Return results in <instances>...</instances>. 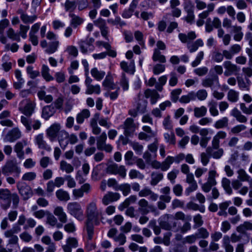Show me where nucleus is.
I'll return each mask as SVG.
<instances>
[{"label": "nucleus", "mask_w": 252, "mask_h": 252, "mask_svg": "<svg viewBox=\"0 0 252 252\" xmlns=\"http://www.w3.org/2000/svg\"><path fill=\"white\" fill-rule=\"evenodd\" d=\"M126 170L124 165H119L115 163H112L107 165L106 172L109 174H118L120 177L125 178L126 176Z\"/></svg>", "instance_id": "7"}, {"label": "nucleus", "mask_w": 252, "mask_h": 252, "mask_svg": "<svg viewBox=\"0 0 252 252\" xmlns=\"http://www.w3.org/2000/svg\"><path fill=\"white\" fill-rule=\"evenodd\" d=\"M67 212L79 220H82L84 218V211L81 204L77 202H71L67 204Z\"/></svg>", "instance_id": "3"}, {"label": "nucleus", "mask_w": 252, "mask_h": 252, "mask_svg": "<svg viewBox=\"0 0 252 252\" xmlns=\"http://www.w3.org/2000/svg\"><path fill=\"white\" fill-rule=\"evenodd\" d=\"M36 104L34 102L29 101L24 107H20L19 111L26 116H21L20 121L26 128L27 132H29L33 128L37 130L40 128L41 124L38 120L30 118L34 112Z\"/></svg>", "instance_id": "1"}, {"label": "nucleus", "mask_w": 252, "mask_h": 252, "mask_svg": "<svg viewBox=\"0 0 252 252\" xmlns=\"http://www.w3.org/2000/svg\"><path fill=\"white\" fill-rule=\"evenodd\" d=\"M87 220L93 221L96 223H98L100 218L102 221L104 217L99 213L97 209L96 204L94 202H92L89 203L86 210Z\"/></svg>", "instance_id": "4"}, {"label": "nucleus", "mask_w": 252, "mask_h": 252, "mask_svg": "<svg viewBox=\"0 0 252 252\" xmlns=\"http://www.w3.org/2000/svg\"><path fill=\"white\" fill-rule=\"evenodd\" d=\"M233 32L234 33L233 38L236 41H240L243 38V33L242 32V27L239 26H234L232 27Z\"/></svg>", "instance_id": "39"}, {"label": "nucleus", "mask_w": 252, "mask_h": 252, "mask_svg": "<svg viewBox=\"0 0 252 252\" xmlns=\"http://www.w3.org/2000/svg\"><path fill=\"white\" fill-rule=\"evenodd\" d=\"M50 69L46 65H43L41 69V73L43 77L47 81L54 79L53 77L49 74Z\"/></svg>", "instance_id": "51"}, {"label": "nucleus", "mask_w": 252, "mask_h": 252, "mask_svg": "<svg viewBox=\"0 0 252 252\" xmlns=\"http://www.w3.org/2000/svg\"><path fill=\"white\" fill-rule=\"evenodd\" d=\"M37 18V15L29 16L26 13L25 14H23L22 16H20L21 20L25 24L33 23Z\"/></svg>", "instance_id": "46"}, {"label": "nucleus", "mask_w": 252, "mask_h": 252, "mask_svg": "<svg viewBox=\"0 0 252 252\" xmlns=\"http://www.w3.org/2000/svg\"><path fill=\"white\" fill-rule=\"evenodd\" d=\"M138 195L140 197L149 196V199L153 201H156L158 198V194L153 192L149 187H145L139 191Z\"/></svg>", "instance_id": "16"}, {"label": "nucleus", "mask_w": 252, "mask_h": 252, "mask_svg": "<svg viewBox=\"0 0 252 252\" xmlns=\"http://www.w3.org/2000/svg\"><path fill=\"white\" fill-rule=\"evenodd\" d=\"M137 200L136 195H130L129 197L126 198L125 200L118 207L119 210L120 211L124 210L127 208L131 203H134Z\"/></svg>", "instance_id": "36"}, {"label": "nucleus", "mask_w": 252, "mask_h": 252, "mask_svg": "<svg viewBox=\"0 0 252 252\" xmlns=\"http://www.w3.org/2000/svg\"><path fill=\"white\" fill-rule=\"evenodd\" d=\"M120 196V193L118 192L109 191L103 197L102 203L104 205H107L111 202L118 200Z\"/></svg>", "instance_id": "14"}, {"label": "nucleus", "mask_w": 252, "mask_h": 252, "mask_svg": "<svg viewBox=\"0 0 252 252\" xmlns=\"http://www.w3.org/2000/svg\"><path fill=\"white\" fill-rule=\"evenodd\" d=\"M211 87L212 89L219 87V78L216 75H214L211 78L206 79V87Z\"/></svg>", "instance_id": "34"}, {"label": "nucleus", "mask_w": 252, "mask_h": 252, "mask_svg": "<svg viewBox=\"0 0 252 252\" xmlns=\"http://www.w3.org/2000/svg\"><path fill=\"white\" fill-rule=\"evenodd\" d=\"M207 154L210 156L214 158L219 159L223 154V150L222 149H214L211 147H208L206 150Z\"/></svg>", "instance_id": "27"}, {"label": "nucleus", "mask_w": 252, "mask_h": 252, "mask_svg": "<svg viewBox=\"0 0 252 252\" xmlns=\"http://www.w3.org/2000/svg\"><path fill=\"white\" fill-rule=\"evenodd\" d=\"M216 174V171L215 170L209 171L207 182L206 183V192H209L212 188L217 184V182L215 179Z\"/></svg>", "instance_id": "18"}, {"label": "nucleus", "mask_w": 252, "mask_h": 252, "mask_svg": "<svg viewBox=\"0 0 252 252\" xmlns=\"http://www.w3.org/2000/svg\"><path fill=\"white\" fill-rule=\"evenodd\" d=\"M221 185L225 192L229 195L232 193V189L230 187V181L229 179L224 177L221 180Z\"/></svg>", "instance_id": "47"}, {"label": "nucleus", "mask_w": 252, "mask_h": 252, "mask_svg": "<svg viewBox=\"0 0 252 252\" xmlns=\"http://www.w3.org/2000/svg\"><path fill=\"white\" fill-rule=\"evenodd\" d=\"M157 133H152L150 134L148 133H145L144 132H141L138 134V138L140 140H144L146 141H149L152 138H154L156 137Z\"/></svg>", "instance_id": "58"}, {"label": "nucleus", "mask_w": 252, "mask_h": 252, "mask_svg": "<svg viewBox=\"0 0 252 252\" xmlns=\"http://www.w3.org/2000/svg\"><path fill=\"white\" fill-rule=\"evenodd\" d=\"M222 247L224 248L225 252H233V247L230 244V237L225 235L222 239Z\"/></svg>", "instance_id": "42"}, {"label": "nucleus", "mask_w": 252, "mask_h": 252, "mask_svg": "<svg viewBox=\"0 0 252 252\" xmlns=\"http://www.w3.org/2000/svg\"><path fill=\"white\" fill-rule=\"evenodd\" d=\"M129 81L128 79L126 78L125 73L122 74L121 78L120 81V85L122 87L124 91H127L129 88Z\"/></svg>", "instance_id": "54"}, {"label": "nucleus", "mask_w": 252, "mask_h": 252, "mask_svg": "<svg viewBox=\"0 0 252 252\" xmlns=\"http://www.w3.org/2000/svg\"><path fill=\"white\" fill-rule=\"evenodd\" d=\"M121 68L126 72L134 74L135 71V65L133 60H132L128 65L127 63L125 61H123L120 63Z\"/></svg>", "instance_id": "31"}, {"label": "nucleus", "mask_w": 252, "mask_h": 252, "mask_svg": "<svg viewBox=\"0 0 252 252\" xmlns=\"http://www.w3.org/2000/svg\"><path fill=\"white\" fill-rule=\"evenodd\" d=\"M56 196L61 201L67 202L70 199L69 193L62 189H59L56 191Z\"/></svg>", "instance_id": "28"}, {"label": "nucleus", "mask_w": 252, "mask_h": 252, "mask_svg": "<svg viewBox=\"0 0 252 252\" xmlns=\"http://www.w3.org/2000/svg\"><path fill=\"white\" fill-rule=\"evenodd\" d=\"M69 16L71 18L70 26L74 28H76L78 26L81 25L84 22V19L83 18L73 13H69Z\"/></svg>", "instance_id": "29"}, {"label": "nucleus", "mask_w": 252, "mask_h": 252, "mask_svg": "<svg viewBox=\"0 0 252 252\" xmlns=\"http://www.w3.org/2000/svg\"><path fill=\"white\" fill-rule=\"evenodd\" d=\"M195 99V93L193 92H191L187 95H182L179 99V101L182 103H188L191 100H194Z\"/></svg>", "instance_id": "41"}, {"label": "nucleus", "mask_w": 252, "mask_h": 252, "mask_svg": "<svg viewBox=\"0 0 252 252\" xmlns=\"http://www.w3.org/2000/svg\"><path fill=\"white\" fill-rule=\"evenodd\" d=\"M2 173L6 176L14 173V177L15 178L19 177L21 173L20 168L19 167L16 163L12 160H9L6 162L5 165L1 168Z\"/></svg>", "instance_id": "5"}, {"label": "nucleus", "mask_w": 252, "mask_h": 252, "mask_svg": "<svg viewBox=\"0 0 252 252\" xmlns=\"http://www.w3.org/2000/svg\"><path fill=\"white\" fill-rule=\"evenodd\" d=\"M217 103L214 100H212L208 103L209 112L213 116H217L219 115V111L217 109Z\"/></svg>", "instance_id": "52"}, {"label": "nucleus", "mask_w": 252, "mask_h": 252, "mask_svg": "<svg viewBox=\"0 0 252 252\" xmlns=\"http://www.w3.org/2000/svg\"><path fill=\"white\" fill-rule=\"evenodd\" d=\"M173 217L176 221V220H182L183 221H190L192 220V217L190 215L186 216L183 212L181 211L177 212Z\"/></svg>", "instance_id": "50"}, {"label": "nucleus", "mask_w": 252, "mask_h": 252, "mask_svg": "<svg viewBox=\"0 0 252 252\" xmlns=\"http://www.w3.org/2000/svg\"><path fill=\"white\" fill-rule=\"evenodd\" d=\"M93 221L87 220L86 223V230L88 234V238L91 240L92 239L94 234V225Z\"/></svg>", "instance_id": "57"}, {"label": "nucleus", "mask_w": 252, "mask_h": 252, "mask_svg": "<svg viewBox=\"0 0 252 252\" xmlns=\"http://www.w3.org/2000/svg\"><path fill=\"white\" fill-rule=\"evenodd\" d=\"M237 80L239 89L241 90L249 91L251 85V81L248 78L246 80L241 77H237Z\"/></svg>", "instance_id": "26"}, {"label": "nucleus", "mask_w": 252, "mask_h": 252, "mask_svg": "<svg viewBox=\"0 0 252 252\" xmlns=\"http://www.w3.org/2000/svg\"><path fill=\"white\" fill-rule=\"evenodd\" d=\"M189 130L193 133H199L200 135L202 136L200 144L202 147H204L205 145V129H202L200 130L198 126L192 125L190 126Z\"/></svg>", "instance_id": "32"}, {"label": "nucleus", "mask_w": 252, "mask_h": 252, "mask_svg": "<svg viewBox=\"0 0 252 252\" xmlns=\"http://www.w3.org/2000/svg\"><path fill=\"white\" fill-rule=\"evenodd\" d=\"M237 231L241 233H244L247 230H252V222L248 221H245L242 224L237 227Z\"/></svg>", "instance_id": "44"}, {"label": "nucleus", "mask_w": 252, "mask_h": 252, "mask_svg": "<svg viewBox=\"0 0 252 252\" xmlns=\"http://www.w3.org/2000/svg\"><path fill=\"white\" fill-rule=\"evenodd\" d=\"M152 59L154 62H158L160 63H165L166 62L165 56L161 54L158 49H154L152 56Z\"/></svg>", "instance_id": "37"}, {"label": "nucleus", "mask_w": 252, "mask_h": 252, "mask_svg": "<svg viewBox=\"0 0 252 252\" xmlns=\"http://www.w3.org/2000/svg\"><path fill=\"white\" fill-rule=\"evenodd\" d=\"M144 94L146 98L150 97V102L153 105L156 104L159 98V94L155 90L147 89Z\"/></svg>", "instance_id": "21"}, {"label": "nucleus", "mask_w": 252, "mask_h": 252, "mask_svg": "<svg viewBox=\"0 0 252 252\" xmlns=\"http://www.w3.org/2000/svg\"><path fill=\"white\" fill-rule=\"evenodd\" d=\"M54 214L58 217L59 220L62 223L67 222V215L62 206H57L54 210Z\"/></svg>", "instance_id": "23"}, {"label": "nucleus", "mask_w": 252, "mask_h": 252, "mask_svg": "<svg viewBox=\"0 0 252 252\" xmlns=\"http://www.w3.org/2000/svg\"><path fill=\"white\" fill-rule=\"evenodd\" d=\"M151 177L150 184L153 186H155L163 179V175L161 172L155 171L151 173Z\"/></svg>", "instance_id": "30"}, {"label": "nucleus", "mask_w": 252, "mask_h": 252, "mask_svg": "<svg viewBox=\"0 0 252 252\" xmlns=\"http://www.w3.org/2000/svg\"><path fill=\"white\" fill-rule=\"evenodd\" d=\"M180 41L183 43H187V48L190 53H193L196 51L199 47L204 45L203 41L201 39H198L193 42H190L196 38V35L194 32H189L187 34L180 33L178 35Z\"/></svg>", "instance_id": "2"}, {"label": "nucleus", "mask_w": 252, "mask_h": 252, "mask_svg": "<svg viewBox=\"0 0 252 252\" xmlns=\"http://www.w3.org/2000/svg\"><path fill=\"white\" fill-rule=\"evenodd\" d=\"M56 112V110L53 104L44 107L42 109V117L45 120H47L52 116Z\"/></svg>", "instance_id": "24"}, {"label": "nucleus", "mask_w": 252, "mask_h": 252, "mask_svg": "<svg viewBox=\"0 0 252 252\" xmlns=\"http://www.w3.org/2000/svg\"><path fill=\"white\" fill-rule=\"evenodd\" d=\"M6 34L7 36L12 40H15L18 42H20L21 41L19 33L15 32L12 28H10L8 29L6 32Z\"/></svg>", "instance_id": "49"}, {"label": "nucleus", "mask_w": 252, "mask_h": 252, "mask_svg": "<svg viewBox=\"0 0 252 252\" xmlns=\"http://www.w3.org/2000/svg\"><path fill=\"white\" fill-rule=\"evenodd\" d=\"M60 168L67 174H69L74 171L73 166L64 160H62L60 162Z\"/></svg>", "instance_id": "40"}, {"label": "nucleus", "mask_w": 252, "mask_h": 252, "mask_svg": "<svg viewBox=\"0 0 252 252\" xmlns=\"http://www.w3.org/2000/svg\"><path fill=\"white\" fill-rule=\"evenodd\" d=\"M166 142L170 145H175L176 143V138L173 132L165 133L163 135Z\"/></svg>", "instance_id": "55"}, {"label": "nucleus", "mask_w": 252, "mask_h": 252, "mask_svg": "<svg viewBox=\"0 0 252 252\" xmlns=\"http://www.w3.org/2000/svg\"><path fill=\"white\" fill-rule=\"evenodd\" d=\"M108 22L113 25H119L121 27L126 25V22L122 20L119 16H116L115 19H108Z\"/></svg>", "instance_id": "60"}, {"label": "nucleus", "mask_w": 252, "mask_h": 252, "mask_svg": "<svg viewBox=\"0 0 252 252\" xmlns=\"http://www.w3.org/2000/svg\"><path fill=\"white\" fill-rule=\"evenodd\" d=\"M8 60L9 57L7 56H4L2 58V63L1 66L5 72L9 71L12 68V63L10 62H8Z\"/></svg>", "instance_id": "56"}, {"label": "nucleus", "mask_w": 252, "mask_h": 252, "mask_svg": "<svg viewBox=\"0 0 252 252\" xmlns=\"http://www.w3.org/2000/svg\"><path fill=\"white\" fill-rule=\"evenodd\" d=\"M223 65L224 68L226 69L224 72V74L226 76L231 75L238 71L240 69V68L236 64H233L230 61L224 62Z\"/></svg>", "instance_id": "17"}, {"label": "nucleus", "mask_w": 252, "mask_h": 252, "mask_svg": "<svg viewBox=\"0 0 252 252\" xmlns=\"http://www.w3.org/2000/svg\"><path fill=\"white\" fill-rule=\"evenodd\" d=\"M129 176L131 179L138 178L142 180L144 178V175L143 174L135 169H131L129 171Z\"/></svg>", "instance_id": "62"}, {"label": "nucleus", "mask_w": 252, "mask_h": 252, "mask_svg": "<svg viewBox=\"0 0 252 252\" xmlns=\"http://www.w3.org/2000/svg\"><path fill=\"white\" fill-rule=\"evenodd\" d=\"M92 76L97 81L101 80L105 75V72L103 70H99L96 67H94L91 70Z\"/></svg>", "instance_id": "38"}, {"label": "nucleus", "mask_w": 252, "mask_h": 252, "mask_svg": "<svg viewBox=\"0 0 252 252\" xmlns=\"http://www.w3.org/2000/svg\"><path fill=\"white\" fill-rule=\"evenodd\" d=\"M61 126L59 124H55L49 127L46 131L47 136L51 140L54 139L58 136L59 132L60 131Z\"/></svg>", "instance_id": "19"}, {"label": "nucleus", "mask_w": 252, "mask_h": 252, "mask_svg": "<svg viewBox=\"0 0 252 252\" xmlns=\"http://www.w3.org/2000/svg\"><path fill=\"white\" fill-rule=\"evenodd\" d=\"M106 133L103 132L96 138L97 148L99 150H103L107 153H111L112 151L113 147L110 144L106 143Z\"/></svg>", "instance_id": "8"}, {"label": "nucleus", "mask_w": 252, "mask_h": 252, "mask_svg": "<svg viewBox=\"0 0 252 252\" xmlns=\"http://www.w3.org/2000/svg\"><path fill=\"white\" fill-rule=\"evenodd\" d=\"M69 133L64 129L61 130L57 136L60 146L63 149H65L69 144L68 138Z\"/></svg>", "instance_id": "13"}, {"label": "nucleus", "mask_w": 252, "mask_h": 252, "mask_svg": "<svg viewBox=\"0 0 252 252\" xmlns=\"http://www.w3.org/2000/svg\"><path fill=\"white\" fill-rule=\"evenodd\" d=\"M60 42L59 40L53 41L48 43V47L45 52L48 54H52L56 52L59 47Z\"/></svg>", "instance_id": "33"}, {"label": "nucleus", "mask_w": 252, "mask_h": 252, "mask_svg": "<svg viewBox=\"0 0 252 252\" xmlns=\"http://www.w3.org/2000/svg\"><path fill=\"white\" fill-rule=\"evenodd\" d=\"M34 143L39 149H44L47 151H50L51 150V147L48 145L46 142L44 140V135L43 133L38 134L35 136Z\"/></svg>", "instance_id": "15"}, {"label": "nucleus", "mask_w": 252, "mask_h": 252, "mask_svg": "<svg viewBox=\"0 0 252 252\" xmlns=\"http://www.w3.org/2000/svg\"><path fill=\"white\" fill-rule=\"evenodd\" d=\"M21 137V132L18 127L12 128L6 135V138L11 142L19 139Z\"/></svg>", "instance_id": "20"}, {"label": "nucleus", "mask_w": 252, "mask_h": 252, "mask_svg": "<svg viewBox=\"0 0 252 252\" xmlns=\"http://www.w3.org/2000/svg\"><path fill=\"white\" fill-rule=\"evenodd\" d=\"M179 171L178 169H174L167 174V178L170 181V183L174 184L175 183V179L177 178Z\"/></svg>", "instance_id": "63"}, {"label": "nucleus", "mask_w": 252, "mask_h": 252, "mask_svg": "<svg viewBox=\"0 0 252 252\" xmlns=\"http://www.w3.org/2000/svg\"><path fill=\"white\" fill-rule=\"evenodd\" d=\"M135 125L133 120L131 118H127L124 122L121 127L124 129V134L127 138L132 137L135 130Z\"/></svg>", "instance_id": "10"}, {"label": "nucleus", "mask_w": 252, "mask_h": 252, "mask_svg": "<svg viewBox=\"0 0 252 252\" xmlns=\"http://www.w3.org/2000/svg\"><path fill=\"white\" fill-rule=\"evenodd\" d=\"M94 39L92 38H87L85 40H80L78 42L81 51L83 54H86L88 52H91L94 50V47L93 43Z\"/></svg>", "instance_id": "12"}, {"label": "nucleus", "mask_w": 252, "mask_h": 252, "mask_svg": "<svg viewBox=\"0 0 252 252\" xmlns=\"http://www.w3.org/2000/svg\"><path fill=\"white\" fill-rule=\"evenodd\" d=\"M101 92L100 87L99 85H91L86 87L85 94H100Z\"/></svg>", "instance_id": "45"}, {"label": "nucleus", "mask_w": 252, "mask_h": 252, "mask_svg": "<svg viewBox=\"0 0 252 252\" xmlns=\"http://www.w3.org/2000/svg\"><path fill=\"white\" fill-rule=\"evenodd\" d=\"M115 89L116 90L114 92H111V90H108L107 92L104 94V96L106 97H109L112 100L116 99L119 96L120 89L119 87H116Z\"/></svg>", "instance_id": "53"}, {"label": "nucleus", "mask_w": 252, "mask_h": 252, "mask_svg": "<svg viewBox=\"0 0 252 252\" xmlns=\"http://www.w3.org/2000/svg\"><path fill=\"white\" fill-rule=\"evenodd\" d=\"M90 116V111L87 109H84L77 115L76 122L78 124H82L84 122L85 119L88 118Z\"/></svg>", "instance_id": "35"}, {"label": "nucleus", "mask_w": 252, "mask_h": 252, "mask_svg": "<svg viewBox=\"0 0 252 252\" xmlns=\"http://www.w3.org/2000/svg\"><path fill=\"white\" fill-rule=\"evenodd\" d=\"M228 119L227 117H223L222 119L217 121L215 125L214 126L217 128H222L228 125Z\"/></svg>", "instance_id": "59"}, {"label": "nucleus", "mask_w": 252, "mask_h": 252, "mask_svg": "<svg viewBox=\"0 0 252 252\" xmlns=\"http://www.w3.org/2000/svg\"><path fill=\"white\" fill-rule=\"evenodd\" d=\"M237 173L238 174V179L241 182L247 181L250 177L243 169L238 170Z\"/></svg>", "instance_id": "61"}, {"label": "nucleus", "mask_w": 252, "mask_h": 252, "mask_svg": "<svg viewBox=\"0 0 252 252\" xmlns=\"http://www.w3.org/2000/svg\"><path fill=\"white\" fill-rule=\"evenodd\" d=\"M231 116L235 118L236 120L239 123H245L247 122V118L236 107L234 108L231 111Z\"/></svg>", "instance_id": "25"}, {"label": "nucleus", "mask_w": 252, "mask_h": 252, "mask_svg": "<svg viewBox=\"0 0 252 252\" xmlns=\"http://www.w3.org/2000/svg\"><path fill=\"white\" fill-rule=\"evenodd\" d=\"M239 92L233 89L229 90L227 94V99L231 102H237L239 99Z\"/></svg>", "instance_id": "43"}, {"label": "nucleus", "mask_w": 252, "mask_h": 252, "mask_svg": "<svg viewBox=\"0 0 252 252\" xmlns=\"http://www.w3.org/2000/svg\"><path fill=\"white\" fill-rule=\"evenodd\" d=\"M11 193L7 189H0V200L3 203L1 204L2 209L6 210L11 205Z\"/></svg>", "instance_id": "9"}, {"label": "nucleus", "mask_w": 252, "mask_h": 252, "mask_svg": "<svg viewBox=\"0 0 252 252\" xmlns=\"http://www.w3.org/2000/svg\"><path fill=\"white\" fill-rule=\"evenodd\" d=\"M102 86L107 90H115L117 87L114 82L113 78L110 74L106 75L102 82Z\"/></svg>", "instance_id": "22"}, {"label": "nucleus", "mask_w": 252, "mask_h": 252, "mask_svg": "<svg viewBox=\"0 0 252 252\" xmlns=\"http://www.w3.org/2000/svg\"><path fill=\"white\" fill-rule=\"evenodd\" d=\"M130 146L137 154L140 155L142 154L143 146L141 144L137 142H131Z\"/></svg>", "instance_id": "64"}, {"label": "nucleus", "mask_w": 252, "mask_h": 252, "mask_svg": "<svg viewBox=\"0 0 252 252\" xmlns=\"http://www.w3.org/2000/svg\"><path fill=\"white\" fill-rule=\"evenodd\" d=\"M177 221L173 216L170 215H165L160 218L159 225L161 228L165 230L177 231Z\"/></svg>", "instance_id": "6"}, {"label": "nucleus", "mask_w": 252, "mask_h": 252, "mask_svg": "<svg viewBox=\"0 0 252 252\" xmlns=\"http://www.w3.org/2000/svg\"><path fill=\"white\" fill-rule=\"evenodd\" d=\"M26 145V143L18 142L14 148V151L17 153V157L21 159L24 158V152L23 151L24 146Z\"/></svg>", "instance_id": "48"}, {"label": "nucleus", "mask_w": 252, "mask_h": 252, "mask_svg": "<svg viewBox=\"0 0 252 252\" xmlns=\"http://www.w3.org/2000/svg\"><path fill=\"white\" fill-rule=\"evenodd\" d=\"M17 188L19 193L24 200H28L32 195V190L30 186L25 183L18 182Z\"/></svg>", "instance_id": "11"}]
</instances>
